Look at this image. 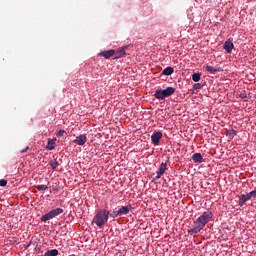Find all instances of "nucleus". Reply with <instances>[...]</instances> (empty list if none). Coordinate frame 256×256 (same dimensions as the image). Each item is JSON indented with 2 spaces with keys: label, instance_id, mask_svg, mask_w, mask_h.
Returning <instances> with one entry per match:
<instances>
[{
  "label": "nucleus",
  "instance_id": "nucleus-1",
  "mask_svg": "<svg viewBox=\"0 0 256 256\" xmlns=\"http://www.w3.org/2000/svg\"><path fill=\"white\" fill-rule=\"evenodd\" d=\"M213 219V212L205 211L203 214L194 221V226L192 229L188 230L189 235H195L205 229V225Z\"/></svg>",
  "mask_w": 256,
  "mask_h": 256
},
{
  "label": "nucleus",
  "instance_id": "nucleus-2",
  "mask_svg": "<svg viewBox=\"0 0 256 256\" xmlns=\"http://www.w3.org/2000/svg\"><path fill=\"white\" fill-rule=\"evenodd\" d=\"M109 221V210L107 209H101L96 212V215L94 216L92 220V224L94 223L102 229V227H105L107 225V222Z\"/></svg>",
  "mask_w": 256,
  "mask_h": 256
},
{
  "label": "nucleus",
  "instance_id": "nucleus-3",
  "mask_svg": "<svg viewBox=\"0 0 256 256\" xmlns=\"http://www.w3.org/2000/svg\"><path fill=\"white\" fill-rule=\"evenodd\" d=\"M173 93H175V88L167 87L164 90H161V89L156 90L154 97H156V99H159V101H164L166 97H171Z\"/></svg>",
  "mask_w": 256,
  "mask_h": 256
},
{
  "label": "nucleus",
  "instance_id": "nucleus-4",
  "mask_svg": "<svg viewBox=\"0 0 256 256\" xmlns=\"http://www.w3.org/2000/svg\"><path fill=\"white\" fill-rule=\"evenodd\" d=\"M64 210L62 208H55L48 213L44 214L40 220L44 223L46 221H51V219H55V217H59V215L63 214Z\"/></svg>",
  "mask_w": 256,
  "mask_h": 256
},
{
  "label": "nucleus",
  "instance_id": "nucleus-5",
  "mask_svg": "<svg viewBox=\"0 0 256 256\" xmlns=\"http://www.w3.org/2000/svg\"><path fill=\"white\" fill-rule=\"evenodd\" d=\"M167 171V163L162 162L156 172V176L153 179V181H158V179H161L163 175H165V172Z\"/></svg>",
  "mask_w": 256,
  "mask_h": 256
},
{
  "label": "nucleus",
  "instance_id": "nucleus-6",
  "mask_svg": "<svg viewBox=\"0 0 256 256\" xmlns=\"http://www.w3.org/2000/svg\"><path fill=\"white\" fill-rule=\"evenodd\" d=\"M161 139H163V132L161 131L154 132L151 136L152 144L155 146L159 145Z\"/></svg>",
  "mask_w": 256,
  "mask_h": 256
},
{
  "label": "nucleus",
  "instance_id": "nucleus-7",
  "mask_svg": "<svg viewBox=\"0 0 256 256\" xmlns=\"http://www.w3.org/2000/svg\"><path fill=\"white\" fill-rule=\"evenodd\" d=\"M73 143H75V145H80V146L85 145L87 143V134H80L75 138Z\"/></svg>",
  "mask_w": 256,
  "mask_h": 256
},
{
  "label": "nucleus",
  "instance_id": "nucleus-8",
  "mask_svg": "<svg viewBox=\"0 0 256 256\" xmlns=\"http://www.w3.org/2000/svg\"><path fill=\"white\" fill-rule=\"evenodd\" d=\"M206 71H208V73H211L212 75H215V73H221V71H223V68H221L219 66L213 67V66L207 64Z\"/></svg>",
  "mask_w": 256,
  "mask_h": 256
},
{
  "label": "nucleus",
  "instance_id": "nucleus-9",
  "mask_svg": "<svg viewBox=\"0 0 256 256\" xmlns=\"http://www.w3.org/2000/svg\"><path fill=\"white\" fill-rule=\"evenodd\" d=\"M129 46H123L121 48H119L117 51H115V59H121V57H125V55H127L125 53V50L128 48Z\"/></svg>",
  "mask_w": 256,
  "mask_h": 256
},
{
  "label": "nucleus",
  "instance_id": "nucleus-10",
  "mask_svg": "<svg viewBox=\"0 0 256 256\" xmlns=\"http://www.w3.org/2000/svg\"><path fill=\"white\" fill-rule=\"evenodd\" d=\"M115 55V50H104L99 53L100 57H104V59H111Z\"/></svg>",
  "mask_w": 256,
  "mask_h": 256
},
{
  "label": "nucleus",
  "instance_id": "nucleus-11",
  "mask_svg": "<svg viewBox=\"0 0 256 256\" xmlns=\"http://www.w3.org/2000/svg\"><path fill=\"white\" fill-rule=\"evenodd\" d=\"M238 197H239L238 205L240 207H243L245 205V203H247V201L251 200V197L249 196V194H242Z\"/></svg>",
  "mask_w": 256,
  "mask_h": 256
},
{
  "label": "nucleus",
  "instance_id": "nucleus-12",
  "mask_svg": "<svg viewBox=\"0 0 256 256\" xmlns=\"http://www.w3.org/2000/svg\"><path fill=\"white\" fill-rule=\"evenodd\" d=\"M131 209H133L131 205L122 206L121 208L118 209V213L120 217H123V215H129V211H131Z\"/></svg>",
  "mask_w": 256,
  "mask_h": 256
},
{
  "label": "nucleus",
  "instance_id": "nucleus-13",
  "mask_svg": "<svg viewBox=\"0 0 256 256\" xmlns=\"http://www.w3.org/2000/svg\"><path fill=\"white\" fill-rule=\"evenodd\" d=\"M224 49L226 50V52L228 53H232L233 51V47H235V45L233 44V39H228L225 43H224Z\"/></svg>",
  "mask_w": 256,
  "mask_h": 256
},
{
  "label": "nucleus",
  "instance_id": "nucleus-14",
  "mask_svg": "<svg viewBox=\"0 0 256 256\" xmlns=\"http://www.w3.org/2000/svg\"><path fill=\"white\" fill-rule=\"evenodd\" d=\"M192 161H194V163H203V156L201 153H194L192 155Z\"/></svg>",
  "mask_w": 256,
  "mask_h": 256
},
{
  "label": "nucleus",
  "instance_id": "nucleus-15",
  "mask_svg": "<svg viewBox=\"0 0 256 256\" xmlns=\"http://www.w3.org/2000/svg\"><path fill=\"white\" fill-rule=\"evenodd\" d=\"M55 141H57L56 138L48 139V143H47V146H46V149H48V151H53V149H55Z\"/></svg>",
  "mask_w": 256,
  "mask_h": 256
},
{
  "label": "nucleus",
  "instance_id": "nucleus-16",
  "mask_svg": "<svg viewBox=\"0 0 256 256\" xmlns=\"http://www.w3.org/2000/svg\"><path fill=\"white\" fill-rule=\"evenodd\" d=\"M173 71H174L173 67L168 66V67H166V68L162 71V75H167V76L173 75Z\"/></svg>",
  "mask_w": 256,
  "mask_h": 256
},
{
  "label": "nucleus",
  "instance_id": "nucleus-17",
  "mask_svg": "<svg viewBox=\"0 0 256 256\" xmlns=\"http://www.w3.org/2000/svg\"><path fill=\"white\" fill-rule=\"evenodd\" d=\"M57 255H59V250L57 249L48 250L44 254V256H57Z\"/></svg>",
  "mask_w": 256,
  "mask_h": 256
},
{
  "label": "nucleus",
  "instance_id": "nucleus-18",
  "mask_svg": "<svg viewBox=\"0 0 256 256\" xmlns=\"http://www.w3.org/2000/svg\"><path fill=\"white\" fill-rule=\"evenodd\" d=\"M192 81H194V83H199V81H201V73H194L192 75Z\"/></svg>",
  "mask_w": 256,
  "mask_h": 256
},
{
  "label": "nucleus",
  "instance_id": "nucleus-19",
  "mask_svg": "<svg viewBox=\"0 0 256 256\" xmlns=\"http://www.w3.org/2000/svg\"><path fill=\"white\" fill-rule=\"evenodd\" d=\"M237 135V131L235 130H227L226 131V137H229L230 139H233Z\"/></svg>",
  "mask_w": 256,
  "mask_h": 256
},
{
  "label": "nucleus",
  "instance_id": "nucleus-20",
  "mask_svg": "<svg viewBox=\"0 0 256 256\" xmlns=\"http://www.w3.org/2000/svg\"><path fill=\"white\" fill-rule=\"evenodd\" d=\"M49 165H50L51 169L55 170V169H57V167H59V161H57V160H51V161L49 162Z\"/></svg>",
  "mask_w": 256,
  "mask_h": 256
},
{
  "label": "nucleus",
  "instance_id": "nucleus-21",
  "mask_svg": "<svg viewBox=\"0 0 256 256\" xmlns=\"http://www.w3.org/2000/svg\"><path fill=\"white\" fill-rule=\"evenodd\" d=\"M110 217H112V219H116V217H121V215L119 214V210H114L113 212H109Z\"/></svg>",
  "mask_w": 256,
  "mask_h": 256
},
{
  "label": "nucleus",
  "instance_id": "nucleus-22",
  "mask_svg": "<svg viewBox=\"0 0 256 256\" xmlns=\"http://www.w3.org/2000/svg\"><path fill=\"white\" fill-rule=\"evenodd\" d=\"M36 189H38V191H47L49 189V187L47 185H38L36 186Z\"/></svg>",
  "mask_w": 256,
  "mask_h": 256
},
{
  "label": "nucleus",
  "instance_id": "nucleus-23",
  "mask_svg": "<svg viewBox=\"0 0 256 256\" xmlns=\"http://www.w3.org/2000/svg\"><path fill=\"white\" fill-rule=\"evenodd\" d=\"M65 135H67V131L59 130L56 134V137H65Z\"/></svg>",
  "mask_w": 256,
  "mask_h": 256
},
{
  "label": "nucleus",
  "instance_id": "nucleus-24",
  "mask_svg": "<svg viewBox=\"0 0 256 256\" xmlns=\"http://www.w3.org/2000/svg\"><path fill=\"white\" fill-rule=\"evenodd\" d=\"M5 186H7V180L1 179L0 180V187H5Z\"/></svg>",
  "mask_w": 256,
  "mask_h": 256
},
{
  "label": "nucleus",
  "instance_id": "nucleus-25",
  "mask_svg": "<svg viewBox=\"0 0 256 256\" xmlns=\"http://www.w3.org/2000/svg\"><path fill=\"white\" fill-rule=\"evenodd\" d=\"M248 195H249L250 199L255 198V197H256V190H254V191L248 193Z\"/></svg>",
  "mask_w": 256,
  "mask_h": 256
},
{
  "label": "nucleus",
  "instance_id": "nucleus-26",
  "mask_svg": "<svg viewBox=\"0 0 256 256\" xmlns=\"http://www.w3.org/2000/svg\"><path fill=\"white\" fill-rule=\"evenodd\" d=\"M193 87H194V89H201V84H199V83L198 84H194Z\"/></svg>",
  "mask_w": 256,
  "mask_h": 256
},
{
  "label": "nucleus",
  "instance_id": "nucleus-27",
  "mask_svg": "<svg viewBox=\"0 0 256 256\" xmlns=\"http://www.w3.org/2000/svg\"><path fill=\"white\" fill-rule=\"evenodd\" d=\"M26 151H29V146H27L25 149L21 150L20 153H26Z\"/></svg>",
  "mask_w": 256,
  "mask_h": 256
}]
</instances>
